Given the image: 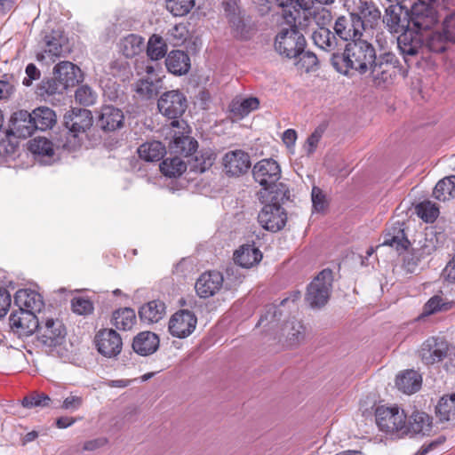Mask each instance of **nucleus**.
Returning a JSON list of instances; mask_svg holds the SVG:
<instances>
[{"label": "nucleus", "instance_id": "obj_11", "mask_svg": "<svg viewBox=\"0 0 455 455\" xmlns=\"http://www.w3.org/2000/svg\"><path fill=\"white\" fill-rule=\"evenodd\" d=\"M36 331L38 342L43 347L49 348L60 346L66 335V330L62 323L53 318H47L41 323H39Z\"/></svg>", "mask_w": 455, "mask_h": 455}, {"label": "nucleus", "instance_id": "obj_44", "mask_svg": "<svg viewBox=\"0 0 455 455\" xmlns=\"http://www.w3.org/2000/svg\"><path fill=\"white\" fill-rule=\"evenodd\" d=\"M290 197V190L286 187V185L283 183H275L269 189L267 194H265L264 198H259L262 203H269V204H283Z\"/></svg>", "mask_w": 455, "mask_h": 455}, {"label": "nucleus", "instance_id": "obj_22", "mask_svg": "<svg viewBox=\"0 0 455 455\" xmlns=\"http://www.w3.org/2000/svg\"><path fill=\"white\" fill-rule=\"evenodd\" d=\"M355 16H357L363 23V30L366 31L368 28L372 29L379 25L381 20V12L373 2L360 0Z\"/></svg>", "mask_w": 455, "mask_h": 455}, {"label": "nucleus", "instance_id": "obj_53", "mask_svg": "<svg viewBox=\"0 0 455 455\" xmlns=\"http://www.w3.org/2000/svg\"><path fill=\"white\" fill-rule=\"evenodd\" d=\"M29 150L35 155L52 156L54 154L52 141L44 137L32 140L29 143Z\"/></svg>", "mask_w": 455, "mask_h": 455}, {"label": "nucleus", "instance_id": "obj_43", "mask_svg": "<svg viewBox=\"0 0 455 455\" xmlns=\"http://www.w3.org/2000/svg\"><path fill=\"white\" fill-rule=\"evenodd\" d=\"M167 52V44L162 36L153 35L150 36L148 46L147 55L150 60H158L163 59Z\"/></svg>", "mask_w": 455, "mask_h": 455}, {"label": "nucleus", "instance_id": "obj_49", "mask_svg": "<svg viewBox=\"0 0 455 455\" xmlns=\"http://www.w3.org/2000/svg\"><path fill=\"white\" fill-rule=\"evenodd\" d=\"M298 60L295 62V66L299 70L304 72H311L316 69L318 66V59L315 53L305 49L299 53L297 58Z\"/></svg>", "mask_w": 455, "mask_h": 455}, {"label": "nucleus", "instance_id": "obj_52", "mask_svg": "<svg viewBox=\"0 0 455 455\" xmlns=\"http://www.w3.org/2000/svg\"><path fill=\"white\" fill-rule=\"evenodd\" d=\"M416 212L425 222H434L439 215V208L431 201H424L416 206Z\"/></svg>", "mask_w": 455, "mask_h": 455}, {"label": "nucleus", "instance_id": "obj_12", "mask_svg": "<svg viewBox=\"0 0 455 455\" xmlns=\"http://www.w3.org/2000/svg\"><path fill=\"white\" fill-rule=\"evenodd\" d=\"M259 225L270 232L283 229L287 222V213L279 204L265 203L258 214Z\"/></svg>", "mask_w": 455, "mask_h": 455}, {"label": "nucleus", "instance_id": "obj_40", "mask_svg": "<svg viewBox=\"0 0 455 455\" xmlns=\"http://www.w3.org/2000/svg\"><path fill=\"white\" fill-rule=\"evenodd\" d=\"M139 156L147 162L159 161L165 154V147L160 141H148L138 148Z\"/></svg>", "mask_w": 455, "mask_h": 455}, {"label": "nucleus", "instance_id": "obj_56", "mask_svg": "<svg viewBox=\"0 0 455 455\" xmlns=\"http://www.w3.org/2000/svg\"><path fill=\"white\" fill-rule=\"evenodd\" d=\"M441 29L450 41L455 44V12L447 14L442 21Z\"/></svg>", "mask_w": 455, "mask_h": 455}, {"label": "nucleus", "instance_id": "obj_32", "mask_svg": "<svg viewBox=\"0 0 455 455\" xmlns=\"http://www.w3.org/2000/svg\"><path fill=\"white\" fill-rule=\"evenodd\" d=\"M165 65L169 72L180 76L188 72L190 59L183 51H172L165 59Z\"/></svg>", "mask_w": 455, "mask_h": 455}, {"label": "nucleus", "instance_id": "obj_64", "mask_svg": "<svg viewBox=\"0 0 455 455\" xmlns=\"http://www.w3.org/2000/svg\"><path fill=\"white\" fill-rule=\"evenodd\" d=\"M443 275L447 281L455 283V255L444 267Z\"/></svg>", "mask_w": 455, "mask_h": 455}, {"label": "nucleus", "instance_id": "obj_23", "mask_svg": "<svg viewBox=\"0 0 455 455\" xmlns=\"http://www.w3.org/2000/svg\"><path fill=\"white\" fill-rule=\"evenodd\" d=\"M170 133L172 137L169 143L172 153L188 156L196 152L197 141L186 134L187 132L173 130Z\"/></svg>", "mask_w": 455, "mask_h": 455}, {"label": "nucleus", "instance_id": "obj_27", "mask_svg": "<svg viewBox=\"0 0 455 455\" xmlns=\"http://www.w3.org/2000/svg\"><path fill=\"white\" fill-rule=\"evenodd\" d=\"M56 79L65 86H73L81 77L80 68L70 61H61L53 68Z\"/></svg>", "mask_w": 455, "mask_h": 455}, {"label": "nucleus", "instance_id": "obj_61", "mask_svg": "<svg viewBox=\"0 0 455 455\" xmlns=\"http://www.w3.org/2000/svg\"><path fill=\"white\" fill-rule=\"evenodd\" d=\"M444 303L440 296H434L428 299L424 307V312L426 315L435 314L437 311L442 310Z\"/></svg>", "mask_w": 455, "mask_h": 455}, {"label": "nucleus", "instance_id": "obj_18", "mask_svg": "<svg viewBox=\"0 0 455 455\" xmlns=\"http://www.w3.org/2000/svg\"><path fill=\"white\" fill-rule=\"evenodd\" d=\"M64 123L69 133L74 138H77L80 133H84L92 126V113L85 108H73L65 114Z\"/></svg>", "mask_w": 455, "mask_h": 455}, {"label": "nucleus", "instance_id": "obj_59", "mask_svg": "<svg viewBox=\"0 0 455 455\" xmlns=\"http://www.w3.org/2000/svg\"><path fill=\"white\" fill-rule=\"evenodd\" d=\"M311 197L313 208L315 212H322L325 209L327 205V201L325 196L319 188L313 187Z\"/></svg>", "mask_w": 455, "mask_h": 455}, {"label": "nucleus", "instance_id": "obj_46", "mask_svg": "<svg viewBox=\"0 0 455 455\" xmlns=\"http://www.w3.org/2000/svg\"><path fill=\"white\" fill-rule=\"evenodd\" d=\"M436 414L441 421L455 420V394L440 399L436 405Z\"/></svg>", "mask_w": 455, "mask_h": 455}, {"label": "nucleus", "instance_id": "obj_39", "mask_svg": "<svg viewBox=\"0 0 455 455\" xmlns=\"http://www.w3.org/2000/svg\"><path fill=\"white\" fill-rule=\"evenodd\" d=\"M433 196L441 202L453 199L455 197V175L439 180L434 188Z\"/></svg>", "mask_w": 455, "mask_h": 455}, {"label": "nucleus", "instance_id": "obj_30", "mask_svg": "<svg viewBox=\"0 0 455 455\" xmlns=\"http://www.w3.org/2000/svg\"><path fill=\"white\" fill-rule=\"evenodd\" d=\"M409 243L410 242L405 236L403 224L397 222L387 230L381 245L393 247L397 251L402 252L407 249Z\"/></svg>", "mask_w": 455, "mask_h": 455}, {"label": "nucleus", "instance_id": "obj_29", "mask_svg": "<svg viewBox=\"0 0 455 455\" xmlns=\"http://www.w3.org/2000/svg\"><path fill=\"white\" fill-rule=\"evenodd\" d=\"M165 313V304L159 299L151 300L144 304L139 310L140 320L148 324L158 323L164 318Z\"/></svg>", "mask_w": 455, "mask_h": 455}, {"label": "nucleus", "instance_id": "obj_19", "mask_svg": "<svg viewBox=\"0 0 455 455\" xmlns=\"http://www.w3.org/2000/svg\"><path fill=\"white\" fill-rule=\"evenodd\" d=\"M95 343L99 353L109 358L118 355L123 346L120 335L112 329L100 331L95 337Z\"/></svg>", "mask_w": 455, "mask_h": 455}, {"label": "nucleus", "instance_id": "obj_41", "mask_svg": "<svg viewBox=\"0 0 455 455\" xmlns=\"http://www.w3.org/2000/svg\"><path fill=\"white\" fill-rule=\"evenodd\" d=\"M44 49L42 54L37 55V60H42L45 58L52 62L63 53L62 39L53 36H46L44 38Z\"/></svg>", "mask_w": 455, "mask_h": 455}, {"label": "nucleus", "instance_id": "obj_9", "mask_svg": "<svg viewBox=\"0 0 455 455\" xmlns=\"http://www.w3.org/2000/svg\"><path fill=\"white\" fill-rule=\"evenodd\" d=\"M252 175L254 180L262 187L259 197L264 198L269 188L281 178V168L272 158L262 159L253 166Z\"/></svg>", "mask_w": 455, "mask_h": 455}, {"label": "nucleus", "instance_id": "obj_58", "mask_svg": "<svg viewBox=\"0 0 455 455\" xmlns=\"http://www.w3.org/2000/svg\"><path fill=\"white\" fill-rule=\"evenodd\" d=\"M73 311L78 315H87L92 312V303L84 298H75L72 299Z\"/></svg>", "mask_w": 455, "mask_h": 455}, {"label": "nucleus", "instance_id": "obj_26", "mask_svg": "<svg viewBox=\"0 0 455 455\" xmlns=\"http://www.w3.org/2000/svg\"><path fill=\"white\" fill-rule=\"evenodd\" d=\"M262 259V253L253 243L241 245L234 252L235 262L242 267L250 268Z\"/></svg>", "mask_w": 455, "mask_h": 455}, {"label": "nucleus", "instance_id": "obj_21", "mask_svg": "<svg viewBox=\"0 0 455 455\" xmlns=\"http://www.w3.org/2000/svg\"><path fill=\"white\" fill-rule=\"evenodd\" d=\"M36 131L32 114L27 110H19L11 117L8 134L18 138L30 137Z\"/></svg>", "mask_w": 455, "mask_h": 455}, {"label": "nucleus", "instance_id": "obj_50", "mask_svg": "<svg viewBox=\"0 0 455 455\" xmlns=\"http://www.w3.org/2000/svg\"><path fill=\"white\" fill-rule=\"evenodd\" d=\"M160 80L149 81L148 79H140L136 84V92L143 99H151L156 96L160 89Z\"/></svg>", "mask_w": 455, "mask_h": 455}, {"label": "nucleus", "instance_id": "obj_60", "mask_svg": "<svg viewBox=\"0 0 455 455\" xmlns=\"http://www.w3.org/2000/svg\"><path fill=\"white\" fill-rule=\"evenodd\" d=\"M323 130L322 128H316L314 132L307 139L304 145V150L307 155H311L315 152L322 136Z\"/></svg>", "mask_w": 455, "mask_h": 455}, {"label": "nucleus", "instance_id": "obj_34", "mask_svg": "<svg viewBox=\"0 0 455 455\" xmlns=\"http://www.w3.org/2000/svg\"><path fill=\"white\" fill-rule=\"evenodd\" d=\"M421 382V377L417 371L408 370L397 376L395 385L399 390L410 395L420 388Z\"/></svg>", "mask_w": 455, "mask_h": 455}, {"label": "nucleus", "instance_id": "obj_2", "mask_svg": "<svg viewBox=\"0 0 455 455\" xmlns=\"http://www.w3.org/2000/svg\"><path fill=\"white\" fill-rule=\"evenodd\" d=\"M419 356L425 364H435L449 358L444 366L447 371L455 370V348L451 347L448 342L442 338L431 337L427 339L419 350Z\"/></svg>", "mask_w": 455, "mask_h": 455}, {"label": "nucleus", "instance_id": "obj_15", "mask_svg": "<svg viewBox=\"0 0 455 455\" xmlns=\"http://www.w3.org/2000/svg\"><path fill=\"white\" fill-rule=\"evenodd\" d=\"M11 331L19 338H26L34 333L39 326V320L30 311L17 310L9 317Z\"/></svg>", "mask_w": 455, "mask_h": 455}, {"label": "nucleus", "instance_id": "obj_35", "mask_svg": "<svg viewBox=\"0 0 455 455\" xmlns=\"http://www.w3.org/2000/svg\"><path fill=\"white\" fill-rule=\"evenodd\" d=\"M36 130L46 131L52 129L57 122L55 112L48 107H39L32 111Z\"/></svg>", "mask_w": 455, "mask_h": 455}, {"label": "nucleus", "instance_id": "obj_36", "mask_svg": "<svg viewBox=\"0 0 455 455\" xmlns=\"http://www.w3.org/2000/svg\"><path fill=\"white\" fill-rule=\"evenodd\" d=\"M118 47L124 56L133 58L142 52L144 38L138 35L130 34L120 40Z\"/></svg>", "mask_w": 455, "mask_h": 455}, {"label": "nucleus", "instance_id": "obj_42", "mask_svg": "<svg viewBox=\"0 0 455 455\" xmlns=\"http://www.w3.org/2000/svg\"><path fill=\"white\" fill-rule=\"evenodd\" d=\"M136 322V315L133 309L124 307L114 312L112 323L116 328L127 331L132 328Z\"/></svg>", "mask_w": 455, "mask_h": 455}, {"label": "nucleus", "instance_id": "obj_17", "mask_svg": "<svg viewBox=\"0 0 455 455\" xmlns=\"http://www.w3.org/2000/svg\"><path fill=\"white\" fill-rule=\"evenodd\" d=\"M196 323L197 319L192 312L181 309L172 315L169 331L173 337L184 339L195 331Z\"/></svg>", "mask_w": 455, "mask_h": 455}, {"label": "nucleus", "instance_id": "obj_25", "mask_svg": "<svg viewBox=\"0 0 455 455\" xmlns=\"http://www.w3.org/2000/svg\"><path fill=\"white\" fill-rule=\"evenodd\" d=\"M14 302L19 307V310L30 311L31 313L39 312L44 301L42 296L31 290H19L14 296Z\"/></svg>", "mask_w": 455, "mask_h": 455}, {"label": "nucleus", "instance_id": "obj_62", "mask_svg": "<svg viewBox=\"0 0 455 455\" xmlns=\"http://www.w3.org/2000/svg\"><path fill=\"white\" fill-rule=\"evenodd\" d=\"M314 17V24L317 25L319 28L324 27L329 24L331 20V12L326 9H322L317 12H313Z\"/></svg>", "mask_w": 455, "mask_h": 455}, {"label": "nucleus", "instance_id": "obj_13", "mask_svg": "<svg viewBox=\"0 0 455 455\" xmlns=\"http://www.w3.org/2000/svg\"><path fill=\"white\" fill-rule=\"evenodd\" d=\"M382 22L391 34H402L410 30L408 7L400 4H390L385 9Z\"/></svg>", "mask_w": 455, "mask_h": 455}, {"label": "nucleus", "instance_id": "obj_3", "mask_svg": "<svg viewBox=\"0 0 455 455\" xmlns=\"http://www.w3.org/2000/svg\"><path fill=\"white\" fill-rule=\"evenodd\" d=\"M399 60L392 52L375 55L369 67L372 81L376 86L387 85L393 83L397 75Z\"/></svg>", "mask_w": 455, "mask_h": 455}, {"label": "nucleus", "instance_id": "obj_57", "mask_svg": "<svg viewBox=\"0 0 455 455\" xmlns=\"http://www.w3.org/2000/svg\"><path fill=\"white\" fill-rule=\"evenodd\" d=\"M83 403L84 397L82 395L71 393L63 400L60 405V409L69 411H76L82 407Z\"/></svg>", "mask_w": 455, "mask_h": 455}, {"label": "nucleus", "instance_id": "obj_33", "mask_svg": "<svg viewBox=\"0 0 455 455\" xmlns=\"http://www.w3.org/2000/svg\"><path fill=\"white\" fill-rule=\"evenodd\" d=\"M282 337L287 347H294L299 344L305 338V328L297 320L287 321L282 328Z\"/></svg>", "mask_w": 455, "mask_h": 455}, {"label": "nucleus", "instance_id": "obj_5", "mask_svg": "<svg viewBox=\"0 0 455 455\" xmlns=\"http://www.w3.org/2000/svg\"><path fill=\"white\" fill-rule=\"evenodd\" d=\"M333 275L331 269L322 270L309 283L306 293V300L311 307L324 306L331 296Z\"/></svg>", "mask_w": 455, "mask_h": 455}, {"label": "nucleus", "instance_id": "obj_45", "mask_svg": "<svg viewBox=\"0 0 455 455\" xmlns=\"http://www.w3.org/2000/svg\"><path fill=\"white\" fill-rule=\"evenodd\" d=\"M187 170V164L180 157L164 159L160 164L161 172L166 177H179Z\"/></svg>", "mask_w": 455, "mask_h": 455}, {"label": "nucleus", "instance_id": "obj_51", "mask_svg": "<svg viewBox=\"0 0 455 455\" xmlns=\"http://www.w3.org/2000/svg\"><path fill=\"white\" fill-rule=\"evenodd\" d=\"M166 9L177 17L187 15L194 7L195 0H165Z\"/></svg>", "mask_w": 455, "mask_h": 455}, {"label": "nucleus", "instance_id": "obj_38", "mask_svg": "<svg viewBox=\"0 0 455 455\" xmlns=\"http://www.w3.org/2000/svg\"><path fill=\"white\" fill-rule=\"evenodd\" d=\"M431 430L430 417L423 411H415L407 421L406 434L427 435Z\"/></svg>", "mask_w": 455, "mask_h": 455}, {"label": "nucleus", "instance_id": "obj_1", "mask_svg": "<svg viewBox=\"0 0 455 455\" xmlns=\"http://www.w3.org/2000/svg\"><path fill=\"white\" fill-rule=\"evenodd\" d=\"M374 47L365 40H357L346 44L342 53L334 52L331 58L333 68L340 74L347 76L351 69L360 74L369 71L375 58Z\"/></svg>", "mask_w": 455, "mask_h": 455}, {"label": "nucleus", "instance_id": "obj_4", "mask_svg": "<svg viewBox=\"0 0 455 455\" xmlns=\"http://www.w3.org/2000/svg\"><path fill=\"white\" fill-rule=\"evenodd\" d=\"M410 30L420 33L431 29L439 20L435 3L413 2L409 11Z\"/></svg>", "mask_w": 455, "mask_h": 455}, {"label": "nucleus", "instance_id": "obj_10", "mask_svg": "<svg viewBox=\"0 0 455 455\" xmlns=\"http://www.w3.org/2000/svg\"><path fill=\"white\" fill-rule=\"evenodd\" d=\"M397 46L407 66L418 62L424 51L423 39L419 33L407 30L397 38Z\"/></svg>", "mask_w": 455, "mask_h": 455}, {"label": "nucleus", "instance_id": "obj_7", "mask_svg": "<svg viewBox=\"0 0 455 455\" xmlns=\"http://www.w3.org/2000/svg\"><path fill=\"white\" fill-rule=\"evenodd\" d=\"M188 107L187 99L180 91L172 90L161 95L157 102L159 112L164 116L173 119L171 123L172 128H178L184 121L178 118L183 115Z\"/></svg>", "mask_w": 455, "mask_h": 455}, {"label": "nucleus", "instance_id": "obj_37", "mask_svg": "<svg viewBox=\"0 0 455 455\" xmlns=\"http://www.w3.org/2000/svg\"><path fill=\"white\" fill-rule=\"evenodd\" d=\"M259 106V100L256 97L245 99H235L230 104V112L233 117L242 119Z\"/></svg>", "mask_w": 455, "mask_h": 455}, {"label": "nucleus", "instance_id": "obj_14", "mask_svg": "<svg viewBox=\"0 0 455 455\" xmlns=\"http://www.w3.org/2000/svg\"><path fill=\"white\" fill-rule=\"evenodd\" d=\"M251 165L250 155L242 149L229 150L222 157L223 172L228 177L245 174Z\"/></svg>", "mask_w": 455, "mask_h": 455}, {"label": "nucleus", "instance_id": "obj_6", "mask_svg": "<svg viewBox=\"0 0 455 455\" xmlns=\"http://www.w3.org/2000/svg\"><path fill=\"white\" fill-rule=\"evenodd\" d=\"M305 47V36L298 29L283 28L275 36V49L285 58L296 59Z\"/></svg>", "mask_w": 455, "mask_h": 455}, {"label": "nucleus", "instance_id": "obj_31", "mask_svg": "<svg viewBox=\"0 0 455 455\" xmlns=\"http://www.w3.org/2000/svg\"><path fill=\"white\" fill-rule=\"evenodd\" d=\"M312 39L314 44L320 49L331 52H339V44L335 35L325 27L318 28L313 31Z\"/></svg>", "mask_w": 455, "mask_h": 455}, {"label": "nucleus", "instance_id": "obj_20", "mask_svg": "<svg viewBox=\"0 0 455 455\" xmlns=\"http://www.w3.org/2000/svg\"><path fill=\"white\" fill-rule=\"evenodd\" d=\"M224 277L219 271H206L200 275L195 283L196 294L207 299L217 294L222 288Z\"/></svg>", "mask_w": 455, "mask_h": 455}, {"label": "nucleus", "instance_id": "obj_24", "mask_svg": "<svg viewBox=\"0 0 455 455\" xmlns=\"http://www.w3.org/2000/svg\"><path fill=\"white\" fill-rule=\"evenodd\" d=\"M124 119V114L119 108L104 106L98 118V125L104 131L112 132L123 126Z\"/></svg>", "mask_w": 455, "mask_h": 455}, {"label": "nucleus", "instance_id": "obj_16", "mask_svg": "<svg viewBox=\"0 0 455 455\" xmlns=\"http://www.w3.org/2000/svg\"><path fill=\"white\" fill-rule=\"evenodd\" d=\"M333 29L335 34L344 41H357L363 36V23L355 13L341 15L335 20Z\"/></svg>", "mask_w": 455, "mask_h": 455}, {"label": "nucleus", "instance_id": "obj_55", "mask_svg": "<svg viewBox=\"0 0 455 455\" xmlns=\"http://www.w3.org/2000/svg\"><path fill=\"white\" fill-rule=\"evenodd\" d=\"M75 97L80 104L90 106L95 102L97 96L89 86L82 85L76 89Z\"/></svg>", "mask_w": 455, "mask_h": 455}, {"label": "nucleus", "instance_id": "obj_47", "mask_svg": "<svg viewBox=\"0 0 455 455\" xmlns=\"http://www.w3.org/2000/svg\"><path fill=\"white\" fill-rule=\"evenodd\" d=\"M450 41L446 39L442 31L432 32L425 40L424 48L435 53H443L447 51Z\"/></svg>", "mask_w": 455, "mask_h": 455}, {"label": "nucleus", "instance_id": "obj_8", "mask_svg": "<svg viewBox=\"0 0 455 455\" xmlns=\"http://www.w3.org/2000/svg\"><path fill=\"white\" fill-rule=\"evenodd\" d=\"M375 417L376 423L381 431L406 434L407 418L404 411H400L398 407H379Z\"/></svg>", "mask_w": 455, "mask_h": 455}, {"label": "nucleus", "instance_id": "obj_48", "mask_svg": "<svg viewBox=\"0 0 455 455\" xmlns=\"http://www.w3.org/2000/svg\"><path fill=\"white\" fill-rule=\"evenodd\" d=\"M296 15L292 17L293 25H291V28H295L303 32H307V30H314V17L313 12L309 10L302 9V11H295Z\"/></svg>", "mask_w": 455, "mask_h": 455}, {"label": "nucleus", "instance_id": "obj_63", "mask_svg": "<svg viewBox=\"0 0 455 455\" xmlns=\"http://www.w3.org/2000/svg\"><path fill=\"white\" fill-rule=\"evenodd\" d=\"M108 439L105 437H99L92 440H88L83 444V451H94L107 445Z\"/></svg>", "mask_w": 455, "mask_h": 455}, {"label": "nucleus", "instance_id": "obj_28", "mask_svg": "<svg viewBox=\"0 0 455 455\" xmlns=\"http://www.w3.org/2000/svg\"><path fill=\"white\" fill-rule=\"evenodd\" d=\"M159 347V339L151 331L139 333L132 342L133 350L140 355H148L155 353Z\"/></svg>", "mask_w": 455, "mask_h": 455}, {"label": "nucleus", "instance_id": "obj_54", "mask_svg": "<svg viewBox=\"0 0 455 455\" xmlns=\"http://www.w3.org/2000/svg\"><path fill=\"white\" fill-rule=\"evenodd\" d=\"M51 398L44 393H36L26 396L22 400V405L27 408L46 407L50 405Z\"/></svg>", "mask_w": 455, "mask_h": 455}]
</instances>
